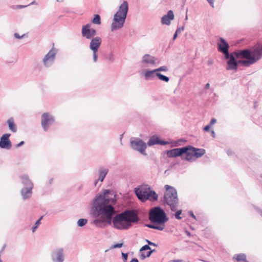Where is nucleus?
I'll list each match as a JSON object with an SVG mask.
<instances>
[{"label": "nucleus", "instance_id": "f257e3e1", "mask_svg": "<svg viewBox=\"0 0 262 262\" xmlns=\"http://www.w3.org/2000/svg\"><path fill=\"white\" fill-rule=\"evenodd\" d=\"M110 190H105L103 195L98 196L95 201L96 209L101 215L100 219L94 221L93 223L97 227H101L104 226V223H111L112 216L115 213V211L112 205L116 202L115 195L111 198L108 195Z\"/></svg>", "mask_w": 262, "mask_h": 262}, {"label": "nucleus", "instance_id": "f03ea898", "mask_svg": "<svg viewBox=\"0 0 262 262\" xmlns=\"http://www.w3.org/2000/svg\"><path fill=\"white\" fill-rule=\"evenodd\" d=\"M233 60L231 57H229L227 60V70L237 71L239 64L245 67H249L253 62L250 57V52L248 49L238 50L233 53Z\"/></svg>", "mask_w": 262, "mask_h": 262}, {"label": "nucleus", "instance_id": "7ed1b4c3", "mask_svg": "<svg viewBox=\"0 0 262 262\" xmlns=\"http://www.w3.org/2000/svg\"><path fill=\"white\" fill-rule=\"evenodd\" d=\"M138 218L135 211L127 210L116 215L113 220L114 227L119 230L127 229L132 223L137 222Z\"/></svg>", "mask_w": 262, "mask_h": 262}, {"label": "nucleus", "instance_id": "20e7f679", "mask_svg": "<svg viewBox=\"0 0 262 262\" xmlns=\"http://www.w3.org/2000/svg\"><path fill=\"white\" fill-rule=\"evenodd\" d=\"M128 11V3L126 1L119 6V10L114 15L113 20L111 25V30L114 31L121 28L125 22Z\"/></svg>", "mask_w": 262, "mask_h": 262}, {"label": "nucleus", "instance_id": "39448f33", "mask_svg": "<svg viewBox=\"0 0 262 262\" xmlns=\"http://www.w3.org/2000/svg\"><path fill=\"white\" fill-rule=\"evenodd\" d=\"M179 199L176 189L168 185H165V204L169 205L172 211L177 210Z\"/></svg>", "mask_w": 262, "mask_h": 262}, {"label": "nucleus", "instance_id": "423d86ee", "mask_svg": "<svg viewBox=\"0 0 262 262\" xmlns=\"http://www.w3.org/2000/svg\"><path fill=\"white\" fill-rule=\"evenodd\" d=\"M135 192L138 199L142 202L147 200L156 201L158 196V194L147 186H141L138 188H135Z\"/></svg>", "mask_w": 262, "mask_h": 262}, {"label": "nucleus", "instance_id": "0eeeda50", "mask_svg": "<svg viewBox=\"0 0 262 262\" xmlns=\"http://www.w3.org/2000/svg\"><path fill=\"white\" fill-rule=\"evenodd\" d=\"M188 151L187 156L182 157V160H186L188 162H192L193 157L199 158L205 154V150L203 148H197L191 145H188Z\"/></svg>", "mask_w": 262, "mask_h": 262}, {"label": "nucleus", "instance_id": "6e6552de", "mask_svg": "<svg viewBox=\"0 0 262 262\" xmlns=\"http://www.w3.org/2000/svg\"><path fill=\"white\" fill-rule=\"evenodd\" d=\"M250 57L253 63H256L262 57V42H258L251 49H248Z\"/></svg>", "mask_w": 262, "mask_h": 262}, {"label": "nucleus", "instance_id": "1a4fd4ad", "mask_svg": "<svg viewBox=\"0 0 262 262\" xmlns=\"http://www.w3.org/2000/svg\"><path fill=\"white\" fill-rule=\"evenodd\" d=\"M149 218L154 223L164 222V210L159 207L154 208L149 212Z\"/></svg>", "mask_w": 262, "mask_h": 262}, {"label": "nucleus", "instance_id": "9d476101", "mask_svg": "<svg viewBox=\"0 0 262 262\" xmlns=\"http://www.w3.org/2000/svg\"><path fill=\"white\" fill-rule=\"evenodd\" d=\"M219 41L217 44L218 51L224 54L226 59H227L229 57H231L232 60H233V53L229 52L230 46L228 42L223 37H220Z\"/></svg>", "mask_w": 262, "mask_h": 262}, {"label": "nucleus", "instance_id": "9b49d317", "mask_svg": "<svg viewBox=\"0 0 262 262\" xmlns=\"http://www.w3.org/2000/svg\"><path fill=\"white\" fill-rule=\"evenodd\" d=\"M21 178L23 180V183L26 186V188L21 190V195L24 199H27L29 198L31 195V190L33 185L29 180L28 176L24 175Z\"/></svg>", "mask_w": 262, "mask_h": 262}, {"label": "nucleus", "instance_id": "f8f14e48", "mask_svg": "<svg viewBox=\"0 0 262 262\" xmlns=\"http://www.w3.org/2000/svg\"><path fill=\"white\" fill-rule=\"evenodd\" d=\"M188 149L187 146L180 148H173L167 150L166 154L169 158H176L181 156L182 159V157H184L183 155H185L186 156H187Z\"/></svg>", "mask_w": 262, "mask_h": 262}, {"label": "nucleus", "instance_id": "ddd939ff", "mask_svg": "<svg viewBox=\"0 0 262 262\" xmlns=\"http://www.w3.org/2000/svg\"><path fill=\"white\" fill-rule=\"evenodd\" d=\"M54 122L53 116L48 113H44L41 116V124L45 130H47L49 126Z\"/></svg>", "mask_w": 262, "mask_h": 262}, {"label": "nucleus", "instance_id": "4468645a", "mask_svg": "<svg viewBox=\"0 0 262 262\" xmlns=\"http://www.w3.org/2000/svg\"><path fill=\"white\" fill-rule=\"evenodd\" d=\"M161 71H164V67H161L157 69L151 71L146 70L144 73V76L146 79L157 76L158 77L160 80H164V75L159 73V72Z\"/></svg>", "mask_w": 262, "mask_h": 262}, {"label": "nucleus", "instance_id": "2eb2a0df", "mask_svg": "<svg viewBox=\"0 0 262 262\" xmlns=\"http://www.w3.org/2000/svg\"><path fill=\"white\" fill-rule=\"evenodd\" d=\"M131 147L138 150L140 153L143 155H146L145 152V150L146 147V145L145 142H144L142 140L140 139H137L135 141H132L130 142Z\"/></svg>", "mask_w": 262, "mask_h": 262}, {"label": "nucleus", "instance_id": "dca6fc26", "mask_svg": "<svg viewBox=\"0 0 262 262\" xmlns=\"http://www.w3.org/2000/svg\"><path fill=\"white\" fill-rule=\"evenodd\" d=\"M81 34L86 38L91 39L96 34V31L95 29L91 28L90 24H87L82 26Z\"/></svg>", "mask_w": 262, "mask_h": 262}, {"label": "nucleus", "instance_id": "f3484780", "mask_svg": "<svg viewBox=\"0 0 262 262\" xmlns=\"http://www.w3.org/2000/svg\"><path fill=\"white\" fill-rule=\"evenodd\" d=\"M55 54L56 51L54 49H52L48 52L43 59V62L45 66L48 67L53 62L55 58Z\"/></svg>", "mask_w": 262, "mask_h": 262}, {"label": "nucleus", "instance_id": "a211bd4d", "mask_svg": "<svg viewBox=\"0 0 262 262\" xmlns=\"http://www.w3.org/2000/svg\"><path fill=\"white\" fill-rule=\"evenodd\" d=\"M10 134H5L2 136L0 141V147L2 148L9 149L11 146V143L9 139Z\"/></svg>", "mask_w": 262, "mask_h": 262}, {"label": "nucleus", "instance_id": "6ab92c4d", "mask_svg": "<svg viewBox=\"0 0 262 262\" xmlns=\"http://www.w3.org/2000/svg\"><path fill=\"white\" fill-rule=\"evenodd\" d=\"M102 39L100 37H95L91 40L90 44V48L92 51H98L101 43Z\"/></svg>", "mask_w": 262, "mask_h": 262}, {"label": "nucleus", "instance_id": "aec40b11", "mask_svg": "<svg viewBox=\"0 0 262 262\" xmlns=\"http://www.w3.org/2000/svg\"><path fill=\"white\" fill-rule=\"evenodd\" d=\"M142 62L150 65H154L159 62L157 59L148 54H146L143 57Z\"/></svg>", "mask_w": 262, "mask_h": 262}, {"label": "nucleus", "instance_id": "412c9836", "mask_svg": "<svg viewBox=\"0 0 262 262\" xmlns=\"http://www.w3.org/2000/svg\"><path fill=\"white\" fill-rule=\"evenodd\" d=\"M150 248L148 245L143 246L140 249V255L142 259L148 257L151 254L152 251L150 250Z\"/></svg>", "mask_w": 262, "mask_h": 262}, {"label": "nucleus", "instance_id": "4be33fe9", "mask_svg": "<svg viewBox=\"0 0 262 262\" xmlns=\"http://www.w3.org/2000/svg\"><path fill=\"white\" fill-rule=\"evenodd\" d=\"M147 144L149 146L156 144L164 145V141L160 140L157 136L155 135L150 137Z\"/></svg>", "mask_w": 262, "mask_h": 262}, {"label": "nucleus", "instance_id": "5701e85b", "mask_svg": "<svg viewBox=\"0 0 262 262\" xmlns=\"http://www.w3.org/2000/svg\"><path fill=\"white\" fill-rule=\"evenodd\" d=\"M174 14L172 10H169L167 14L164 16V23L165 25H169L170 21L174 19Z\"/></svg>", "mask_w": 262, "mask_h": 262}, {"label": "nucleus", "instance_id": "b1692460", "mask_svg": "<svg viewBox=\"0 0 262 262\" xmlns=\"http://www.w3.org/2000/svg\"><path fill=\"white\" fill-rule=\"evenodd\" d=\"M233 258L237 261L249 262L246 259V255L244 253L235 254Z\"/></svg>", "mask_w": 262, "mask_h": 262}, {"label": "nucleus", "instance_id": "393cba45", "mask_svg": "<svg viewBox=\"0 0 262 262\" xmlns=\"http://www.w3.org/2000/svg\"><path fill=\"white\" fill-rule=\"evenodd\" d=\"M108 170L106 169H102L99 171V179L97 181L95 182V185H96L97 182L98 181H100L101 182H102L103 181V179H104L105 176L107 173Z\"/></svg>", "mask_w": 262, "mask_h": 262}, {"label": "nucleus", "instance_id": "a878e982", "mask_svg": "<svg viewBox=\"0 0 262 262\" xmlns=\"http://www.w3.org/2000/svg\"><path fill=\"white\" fill-rule=\"evenodd\" d=\"M9 129L13 132H16V127L12 118L9 119L7 121Z\"/></svg>", "mask_w": 262, "mask_h": 262}, {"label": "nucleus", "instance_id": "bb28decb", "mask_svg": "<svg viewBox=\"0 0 262 262\" xmlns=\"http://www.w3.org/2000/svg\"><path fill=\"white\" fill-rule=\"evenodd\" d=\"M186 142V140H185L183 139H180L177 140L176 141H173L171 142V146L176 147V146H181L184 143H185Z\"/></svg>", "mask_w": 262, "mask_h": 262}, {"label": "nucleus", "instance_id": "cd10ccee", "mask_svg": "<svg viewBox=\"0 0 262 262\" xmlns=\"http://www.w3.org/2000/svg\"><path fill=\"white\" fill-rule=\"evenodd\" d=\"M63 260V255L62 253V250H59L57 252V257L55 260L56 262H62Z\"/></svg>", "mask_w": 262, "mask_h": 262}, {"label": "nucleus", "instance_id": "c85d7f7f", "mask_svg": "<svg viewBox=\"0 0 262 262\" xmlns=\"http://www.w3.org/2000/svg\"><path fill=\"white\" fill-rule=\"evenodd\" d=\"M92 23L95 24L100 25L101 24L100 17L98 14H96L92 20Z\"/></svg>", "mask_w": 262, "mask_h": 262}, {"label": "nucleus", "instance_id": "c756f323", "mask_svg": "<svg viewBox=\"0 0 262 262\" xmlns=\"http://www.w3.org/2000/svg\"><path fill=\"white\" fill-rule=\"evenodd\" d=\"M87 222L88 221L86 219H80L78 221L77 224L79 226L82 227L85 225L87 223Z\"/></svg>", "mask_w": 262, "mask_h": 262}, {"label": "nucleus", "instance_id": "7c9ffc66", "mask_svg": "<svg viewBox=\"0 0 262 262\" xmlns=\"http://www.w3.org/2000/svg\"><path fill=\"white\" fill-rule=\"evenodd\" d=\"M42 219V216H41L35 223L34 226L32 228V232H34L36 229L38 227V226L40 224V221Z\"/></svg>", "mask_w": 262, "mask_h": 262}, {"label": "nucleus", "instance_id": "2f4dec72", "mask_svg": "<svg viewBox=\"0 0 262 262\" xmlns=\"http://www.w3.org/2000/svg\"><path fill=\"white\" fill-rule=\"evenodd\" d=\"M182 212V210H178L176 212L174 215H175V217L177 219H178V220L181 219L182 217H181L180 215L181 214Z\"/></svg>", "mask_w": 262, "mask_h": 262}, {"label": "nucleus", "instance_id": "473e14b6", "mask_svg": "<svg viewBox=\"0 0 262 262\" xmlns=\"http://www.w3.org/2000/svg\"><path fill=\"white\" fill-rule=\"evenodd\" d=\"M148 227L156 229L163 230V228L161 227V226L158 225H148Z\"/></svg>", "mask_w": 262, "mask_h": 262}, {"label": "nucleus", "instance_id": "72a5a7b5", "mask_svg": "<svg viewBox=\"0 0 262 262\" xmlns=\"http://www.w3.org/2000/svg\"><path fill=\"white\" fill-rule=\"evenodd\" d=\"M93 51V60L95 62H96L97 60L98 55L97 54V51Z\"/></svg>", "mask_w": 262, "mask_h": 262}, {"label": "nucleus", "instance_id": "f704fd0d", "mask_svg": "<svg viewBox=\"0 0 262 262\" xmlns=\"http://www.w3.org/2000/svg\"><path fill=\"white\" fill-rule=\"evenodd\" d=\"M188 213H189V215L191 216L193 219H194V220H196V217L195 216V215L194 214L193 212L192 211H189L188 212Z\"/></svg>", "mask_w": 262, "mask_h": 262}, {"label": "nucleus", "instance_id": "c9c22d12", "mask_svg": "<svg viewBox=\"0 0 262 262\" xmlns=\"http://www.w3.org/2000/svg\"><path fill=\"white\" fill-rule=\"evenodd\" d=\"M210 125L208 124L203 128V130L205 132H208L210 129Z\"/></svg>", "mask_w": 262, "mask_h": 262}, {"label": "nucleus", "instance_id": "e433bc0d", "mask_svg": "<svg viewBox=\"0 0 262 262\" xmlns=\"http://www.w3.org/2000/svg\"><path fill=\"white\" fill-rule=\"evenodd\" d=\"M212 8H214V0H207Z\"/></svg>", "mask_w": 262, "mask_h": 262}, {"label": "nucleus", "instance_id": "4c0bfd02", "mask_svg": "<svg viewBox=\"0 0 262 262\" xmlns=\"http://www.w3.org/2000/svg\"><path fill=\"white\" fill-rule=\"evenodd\" d=\"M122 243H120V244H117L116 245H114L112 246V248H120L122 246Z\"/></svg>", "mask_w": 262, "mask_h": 262}, {"label": "nucleus", "instance_id": "58836bf2", "mask_svg": "<svg viewBox=\"0 0 262 262\" xmlns=\"http://www.w3.org/2000/svg\"><path fill=\"white\" fill-rule=\"evenodd\" d=\"M216 122V119H215L214 118H212L210 122L209 125L211 126V125H213V124H214Z\"/></svg>", "mask_w": 262, "mask_h": 262}, {"label": "nucleus", "instance_id": "ea45409f", "mask_svg": "<svg viewBox=\"0 0 262 262\" xmlns=\"http://www.w3.org/2000/svg\"><path fill=\"white\" fill-rule=\"evenodd\" d=\"M24 35H23L22 36H20V35H19V34H18V33H15L14 34V36H15L16 38H18V39L21 38Z\"/></svg>", "mask_w": 262, "mask_h": 262}, {"label": "nucleus", "instance_id": "a19ab883", "mask_svg": "<svg viewBox=\"0 0 262 262\" xmlns=\"http://www.w3.org/2000/svg\"><path fill=\"white\" fill-rule=\"evenodd\" d=\"M256 210L258 212V213L260 215V216L262 217V209H261L259 208H257Z\"/></svg>", "mask_w": 262, "mask_h": 262}, {"label": "nucleus", "instance_id": "79ce46f5", "mask_svg": "<svg viewBox=\"0 0 262 262\" xmlns=\"http://www.w3.org/2000/svg\"><path fill=\"white\" fill-rule=\"evenodd\" d=\"M227 154L228 156H231L232 155V151L231 150L228 149L227 150Z\"/></svg>", "mask_w": 262, "mask_h": 262}, {"label": "nucleus", "instance_id": "37998d69", "mask_svg": "<svg viewBox=\"0 0 262 262\" xmlns=\"http://www.w3.org/2000/svg\"><path fill=\"white\" fill-rule=\"evenodd\" d=\"M122 256H123V258H124L125 260H126V259H127V254H126V253H122Z\"/></svg>", "mask_w": 262, "mask_h": 262}, {"label": "nucleus", "instance_id": "c03bdc74", "mask_svg": "<svg viewBox=\"0 0 262 262\" xmlns=\"http://www.w3.org/2000/svg\"><path fill=\"white\" fill-rule=\"evenodd\" d=\"M209 87H210V84L209 83H207V84H205L204 89L206 90H207L209 88Z\"/></svg>", "mask_w": 262, "mask_h": 262}, {"label": "nucleus", "instance_id": "a18cd8bd", "mask_svg": "<svg viewBox=\"0 0 262 262\" xmlns=\"http://www.w3.org/2000/svg\"><path fill=\"white\" fill-rule=\"evenodd\" d=\"M211 136L212 137L214 138L215 137V133L213 130H212L211 132Z\"/></svg>", "mask_w": 262, "mask_h": 262}, {"label": "nucleus", "instance_id": "49530a36", "mask_svg": "<svg viewBox=\"0 0 262 262\" xmlns=\"http://www.w3.org/2000/svg\"><path fill=\"white\" fill-rule=\"evenodd\" d=\"M24 144V141H21L19 144H18L16 146L17 147H19L21 145H23Z\"/></svg>", "mask_w": 262, "mask_h": 262}, {"label": "nucleus", "instance_id": "de8ad7c7", "mask_svg": "<svg viewBox=\"0 0 262 262\" xmlns=\"http://www.w3.org/2000/svg\"><path fill=\"white\" fill-rule=\"evenodd\" d=\"M207 62H208V64L209 66H210V65H211V64H212L213 61H212V60H208V61H207Z\"/></svg>", "mask_w": 262, "mask_h": 262}, {"label": "nucleus", "instance_id": "09e8293b", "mask_svg": "<svg viewBox=\"0 0 262 262\" xmlns=\"http://www.w3.org/2000/svg\"><path fill=\"white\" fill-rule=\"evenodd\" d=\"M177 28H180V32H181L182 31H183L184 29V27L182 26L181 27H178Z\"/></svg>", "mask_w": 262, "mask_h": 262}, {"label": "nucleus", "instance_id": "8fccbe9b", "mask_svg": "<svg viewBox=\"0 0 262 262\" xmlns=\"http://www.w3.org/2000/svg\"><path fill=\"white\" fill-rule=\"evenodd\" d=\"M177 36H178V35L174 33V35H173V38H172V39H173V40H175V39L177 38Z\"/></svg>", "mask_w": 262, "mask_h": 262}, {"label": "nucleus", "instance_id": "3c124183", "mask_svg": "<svg viewBox=\"0 0 262 262\" xmlns=\"http://www.w3.org/2000/svg\"><path fill=\"white\" fill-rule=\"evenodd\" d=\"M169 80V78L168 77L165 76V82H168Z\"/></svg>", "mask_w": 262, "mask_h": 262}, {"label": "nucleus", "instance_id": "603ef678", "mask_svg": "<svg viewBox=\"0 0 262 262\" xmlns=\"http://www.w3.org/2000/svg\"><path fill=\"white\" fill-rule=\"evenodd\" d=\"M180 28H177L176 32H175V33L177 34V35H178L179 33H180Z\"/></svg>", "mask_w": 262, "mask_h": 262}, {"label": "nucleus", "instance_id": "864d4df0", "mask_svg": "<svg viewBox=\"0 0 262 262\" xmlns=\"http://www.w3.org/2000/svg\"><path fill=\"white\" fill-rule=\"evenodd\" d=\"M168 220V217L166 215V213H165V223H166Z\"/></svg>", "mask_w": 262, "mask_h": 262}, {"label": "nucleus", "instance_id": "5fc2aeb1", "mask_svg": "<svg viewBox=\"0 0 262 262\" xmlns=\"http://www.w3.org/2000/svg\"><path fill=\"white\" fill-rule=\"evenodd\" d=\"M164 21H165V19H164V16H163L162 18H161V23L164 24Z\"/></svg>", "mask_w": 262, "mask_h": 262}, {"label": "nucleus", "instance_id": "6e6d98bb", "mask_svg": "<svg viewBox=\"0 0 262 262\" xmlns=\"http://www.w3.org/2000/svg\"><path fill=\"white\" fill-rule=\"evenodd\" d=\"M164 21H165V19H164V16H163L162 18H161V23L164 24Z\"/></svg>", "mask_w": 262, "mask_h": 262}, {"label": "nucleus", "instance_id": "4d7b16f0", "mask_svg": "<svg viewBox=\"0 0 262 262\" xmlns=\"http://www.w3.org/2000/svg\"><path fill=\"white\" fill-rule=\"evenodd\" d=\"M186 234H187V235L188 236H190V235H191V234H190V232H189L188 231H186Z\"/></svg>", "mask_w": 262, "mask_h": 262}, {"label": "nucleus", "instance_id": "13d9d810", "mask_svg": "<svg viewBox=\"0 0 262 262\" xmlns=\"http://www.w3.org/2000/svg\"><path fill=\"white\" fill-rule=\"evenodd\" d=\"M132 261L138 262V259L137 258H134Z\"/></svg>", "mask_w": 262, "mask_h": 262}, {"label": "nucleus", "instance_id": "bf43d9fd", "mask_svg": "<svg viewBox=\"0 0 262 262\" xmlns=\"http://www.w3.org/2000/svg\"><path fill=\"white\" fill-rule=\"evenodd\" d=\"M182 260H180V259H177V260H174L173 261L174 262H181Z\"/></svg>", "mask_w": 262, "mask_h": 262}, {"label": "nucleus", "instance_id": "052dcab7", "mask_svg": "<svg viewBox=\"0 0 262 262\" xmlns=\"http://www.w3.org/2000/svg\"><path fill=\"white\" fill-rule=\"evenodd\" d=\"M25 7L24 6H21V5H20V6H18V8H24Z\"/></svg>", "mask_w": 262, "mask_h": 262}, {"label": "nucleus", "instance_id": "680f3d73", "mask_svg": "<svg viewBox=\"0 0 262 262\" xmlns=\"http://www.w3.org/2000/svg\"><path fill=\"white\" fill-rule=\"evenodd\" d=\"M147 242L148 243V244L149 245H154V244H153L152 243L149 242V241L147 240Z\"/></svg>", "mask_w": 262, "mask_h": 262}, {"label": "nucleus", "instance_id": "e2e57ef3", "mask_svg": "<svg viewBox=\"0 0 262 262\" xmlns=\"http://www.w3.org/2000/svg\"><path fill=\"white\" fill-rule=\"evenodd\" d=\"M169 144V142L166 141H165V145H167V144Z\"/></svg>", "mask_w": 262, "mask_h": 262}, {"label": "nucleus", "instance_id": "0e129e2a", "mask_svg": "<svg viewBox=\"0 0 262 262\" xmlns=\"http://www.w3.org/2000/svg\"><path fill=\"white\" fill-rule=\"evenodd\" d=\"M164 70H165V71H167V68H166V67H165Z\"/></svg>", "mask_w": 262, "mask_h": 262}, {"label": "nucleus", "instance_id": "69168bd1", "mask_svg": "<svg viewBox=\"0 0 262 262\" xmlns=\"http://www.w3.org/2000/svg\"><path fill=\"white\" fill-rule=\"evenodd\" d=\"M144 253H147V251H144Z\"/></svg>", "mask_w": 262, "mask_h": 262}, {"label": "nucleus", "instance_id": "338daca9", "mask_svg": "<svg viewBox=\"0 0 262 262\" xmlns=\"http://www.w3.org/2000/svg\"><path fill=\"white\" fill-rule=\"evenodd\" d=\"M0 262H2L1 260L0 259Z\"/></svg>", "mask_w": 262, "mask_h": 262}]
</instances>
